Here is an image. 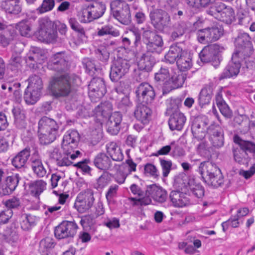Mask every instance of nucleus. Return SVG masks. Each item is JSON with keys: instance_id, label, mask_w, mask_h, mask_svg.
<instances>
[{"instance_id": "49530a36", "label": "nucleus", "mask_w": 255, "mask_h": 255, "mask_svg": "<svg viewBox=\"0 0 255 255\" xmlns=\"http://www.w3.org/2000/svg\"><path fill=\"white\" fill-rule=\"evenodd\" d=\"M182 3L180 0H165L163 7L168 13H171L173 17L176 16V12L178 7L182 6Z\"/></svg>"}, {"instance_id": "f03ea898", "label": "nucleus", "mask_w": 255, "mask_h": 255, "mask_svg": "<svg viewBox=\"0 0 255 255\" xmlns=\"http://www.w3.org/2000/svg\"><path fill=\"white\" fill-rule=\"evenodd\" d=\"M59 125L54 120L46 116L42 117L38 123L37 134L39 142L47 145L53 142L57 137Z\"/></svg>"}, {"instance_id": "bf43d9fd", "label": "nucleus", "mask_w": 255, "mask_h": 255, "mask_svg": "<svg viewBox=\"0 0 255 255\" xmlns=\"http://www.w3.org/2000/svg\"><path fill=\"white\" fill-rule=\"evenodd\" d=\"M128 4L124 0H113L110 2V9L113 16L117 14L118 12L124 8Z\"/></svg>"}, {"instance_id": "680f3d73", "label": "nucleus", "mask_w": 255, "mask_h": 255, "mask_svg": "<svg viewBox=\"0 0 255 255\" xmlns=\"http://www.w3.org/2000/svg\"><path fill=\"white\" fill-rule=\"evenodd\" d=\"M4 180L5 183L9 187L11 190L13 192L18 185L20 178L18 174H15L11 176H7Z\"/></svg>"}, {"instance_id": "aec40b11", "label": "nucleus", "mask_w": 255, "mask_h": 255, "mask_svg": "<svg viewBox=\"0 0 255 255\" xmlns=\"http://www.w3.org/2000/svg\"><path fill=\"white\" fill-rule=\"evenodd\" d=\"M122 115L120 112H114L109 118L106 123L107 131L111 135H117L121 129Z\"/></svg>"}, {"instance_id": "09e8293b", "label": "nucleus", "mask_w": 255, "mask_h": 255, "mask_svg": "<svg viewBox=\"0 0 255 255\" xmlns=\"http://www.w3.org/2000/svg\"><path fill=\"white\" fill-rule=\"evenodd\" d=\"M20 34L23 36L30 35L31 25L29 20L27 19L22 20L18 22L16 26Z\"/></svg>"}, {"instance_id": "7c9ffc66", "label": "nucleus", "mask_w": 255, "mask_h": 255, "mask_svg": "<svg viewBox=\"0 0 255 255\" xmlns=\"http://www.w3.org/2000/svg\"><path fill=\"white\" fill-rule=\"evenodd\" d=\"M30 155V149L26 147L19 151L11 160V163L16 168H24Z\"/></svg>"}, {"instance_id": "3c124183", "label": "nucleus", "mask_w": 255, "mask_h": 255, "mask_svg": "<svg viewBox=\"0 0 255 255\" xmlns=\"http://www.w3.org/2000/svg\"><path fill=\"white\" fill-rule=\"evenodd\" d=\"M91 163V160L89 158H85L76 163L73 164V166L80 169L84 174L91 175L92 168L89 164Z\"/></svg>"}, {"instance_id": "2eb2a0df", "label": "nucleus", "mask_w": 255, "mask_h": 255, "mask_svg": "<svg viewBox=\"0 0 255 255\" xmlns=\"http://www.w3.org/2000/svg\"><path fill=\"white\" fill-rule=\"evenodd\" d=\"M209 141L213 146L219 148L224 144V132L218 124H213L209 126Z\"/></svg>"}, {"instance_id": "72a5a7b5", "label": "nucleus", "mask_w": 255, "mask_h": 255, "mask_svg": "<svg viewBox=\"0 0 255 255\" xmlns=\"http://www.w3.org/2000/svg\"><path fill=\"white\" fill-rule=\"evenodd\" d=\"M107 154L113 160L122 161L124 159V154L121 147L115 142H108L106 145Z\"/></svg>"}, {"instance_id": "c9c22d12", "label": "nucleus", "mask_w": 255, "mask_h": 255, "mask_svg": "<svg viewBox=\"0 0 255 255\" xmlns=\"http://www.w3.org/2000/svg\"><path fill=\"white\" fill-rule=\"evenodd\" d=\"M234 141L235 143L238 144L241 149L245 153H255V144L254 142L249 140H244L238 135L234 136Z\"/></svg>"}, {"instance_id": "412c9836", "label": "nucleus", "mask_w": 255, "mask_h": 255, "mask_svg": "<svg viewBox=\"0 0 255 255\" xmlns=\"http://www.w3.org/2000/svg\"><path fill=\"white\" fill-rule=\"evenodd\" d=\"M89 90L97 98L103 97L107 92L105 81L103 78L97 77L93 78L88 86Z\"/></svg>"}, {"instance_id": "f8f14e48", "label": "nucleus", "mask_w": 255, "mask_h": 255, "mask_svg": "<svg viewBox=\"0 0 255 255\" xmlns=\"http://www.w3.org/2000/svg\"><path fill=\"white\" fill-rule=\"evenodd\" d=\"M209 120L205 116H198L194 118L191 126V131L194 138L200 141L204 139L208 133Z\"/></svg>"}, {"instance_id": "c85d7f7f", "label": "nucleus", "mask_w": 255, "mask_h": 255, "mask_svg": "<svg viewBox=\"0 0 255 255\" xmlns=\"http://www.w3.org/2000/svg\"><path fill=\"white\" fill-rule=\"evenodd\" d=\"M213 95V86L209 84L205 86L200 91L198 97L199 105L203 108L209 105Z\"/></svg>"}, {"instance_id": "ea45409f", "label": "nucleus", "mask_w": 255, "mask_h": 255, "mask_svg": "<svg viewBox=\"0 0 255 255\" xmlns=\"http://www.w3.org/2000/svg\"><path fill=\"white\" fill-rule=\"evenodd\" d=\"M88 7L94 19L101 17L105 13L106 9V4L102 2L95 1L90 4Z\"/></svg>"}, {"instance_id": "a878e982", "label": "nucleus", "mask_w": 255, "mask_h": 255, "mask_svg": "<svg viewBox=\"0 0 255 255\" xmlns=\"http://www.w3.org/2000/svg\"><path fill=\"white\" fill-rule=\"evenodd\" d=\"M64 152L56 163L59 166H68L71 164L73 165L74 163L72 160L75 159L80 155H81V153L79 150L75 152L74 150L69 149L64 150Z\"/></svg>"}, {"instance_id": "0e129e2a", "label": "nucleus", "mask_w": 255, "mask_h": 255, "mask_svg": "<svg viewBox=\"0 0 255 255\" xmlns=\"http://www.w3.org/2000/svg\"><path fill=\"white\" fill-rule=\"evenodd\" d=\"M190 190L192 194L198 198H202L204 195V187L200 184L190 185Z\"/></svg>"}, {"instance_id": "a18cd8bd", "label": "nucleus", "mask_w": 255, "mask_h": 255, "mask_svg": "<svg viewBox=\"0 0 255 255\" xmlns=\"http://www.w3.org/2000/svg\"><path fill=\"white\" fill-rule=\"evenodd\" d=\"M21 62L22 59L20 53L13 52L9 60V68L11 71L17 72L21 67Z\"/></svg>"}, {"instance_id": "4468645a", "label": "nucleus", "mask_w": 255, "mask_h": 255, "mask_svg": "<svg viewBox=\"0 0 255 255\" xmlns=\"http://www.w3.org/2000/svg\"><path fill=\"white\" fill-rule=\"evenodd\" d=\"M77 229L78 226L75 222L64 221L55 228V236L57 239L73 238L76 234Z\"/></svg>"}, {"instance_id": "f3484780", "label": "nucleus", "mask_w": 255, "mask_h": 255, "mask_svg": "<svg viewBox=\"0 0 255 255\" xmlns=\"http://www.w3.org/2000/svg\"><path fill=\"white\" fill-rule=\"evenodd\" d=\"M223 49V47L217 44L205 46L199 53V57L203 62H210L216 59H219L218 54Z\"/></svg>"}, {"instance_id": "bb28decb", "label": "nucleus", "mask_w": 255, "mask_h": 255, "mask_svg": "<svg viewBox=\"0 0 255 255\" xmlns=\"http://www.w3.org/2000/svg\"><path fill=\"white\" fill-rule=\"evenodd\" d=\"M186 74L181 71L175 73L171 77L169 83L166 85V94L172 90L181 87L186 79Z\"/></svg>"}, {"instance_id": "de8ad7c7", "label": "nucleus", "mask_w": 255, "mask_h": 255, "mask_svg": "<svg viewBox=\"0 0 255 255\" xmlns=\"http://www.w3.org/2000/svg\"><path fill=\"white\" fill-rule=\"evenodd\" d=\"M56 244V242L53 240H40L39 243V251L42 255H48Z\"/></svg>"}, {"instance_id": "473e14b6", "label": "nucleus", "mask_w": 255, "mask_h": 255, "mask_svg": "<svg viewBox=\"0 0 255 255\" xmlns=\"http://www.w3.org/2000/svg\"><path fill=\"white\" fill-rule=\"evenodd\" d=\"M93 163L97 168L104 171L110 170L112 167L110 158L104 152H100L95 157Z\"/></svg>"}, {"instance_id": "13d9d810", "label": "nucleus", "mask_w": 255, "mask_h": 255, "mask_svg": "<svg viewBox=\"0 0 255 255\" xmlns=\"http://www.w3.org/2000/svg\"><path fill=\"white\" fill-rule=\"evenodd\" d=\"M234 122L235 125L241 126L244 130L247 131L249 129L250 121L246 116L244 115L236 116L234 119Z\"/></svg>"}, {"instance_id": "338daca9", "label": "nucleus", "mask_w": 255, "mask_h": 255, "mask_svg": "<svg viewBox=\"0 0 255 255\" xmlns=\"http://www.w3.org/2000/svg\"><path fill=\"white\" fill-rule=\"evenodd\" d=\"M144 173L148 174L153 178H157L159 176V173L156 166L151 163H147L145 165Z\"/></svg>"}, {"instance_id": "c756f323", "label": "nucleus", "mask_w": 255, "mask_h": 255, "mask_svg": "<svg viewBox=\"0 0 255 255\" xmlns=\"http://www.w3.org/2000/svg\"><path fill=\"white\" fill-rule=\"evenodd\" d=\"M44 59V51L40 48H35L30 51L25 58V61L30 67L33 68L35 64H41Z\"/></svg>"}, {"instance_id": "052dcab7", "label": "nucleus", "mask_w": 255, "mask_h": 255, "mask_svg": "<svg viewBox=\"0 0 255 255\" xmlns=\"http://www.w3.org/2000/svg\"><path fill=\"white\" fill-rule=\"evenodd\" d=\"M28 80L29 84L27 87L41 91L43 84L41 78L39 76L36 75H32L29 78Z\"/></svg>"}, {"instance_id": "4be33fe9", "label": "nucleus", "mask_w": 255, "mask_h": 255, "mask_svg": "<svg viewBox=\"0 0 255 255\" xmlns=\"http://www.w3.org/2000/svg\"><path fill=\"white\" fill-rule=\"evenodd\" d=\"M80 140V135L78 131L74 129L68 130L64 134L62 140V147L63 150L70 149L73 150Z\"/></svg>"}, {"instance_id": "f257e3e1", "label": "nucleus", "mask_w": 255, "mask_h": 255, "mask_svg": "<svg viewBox=\"0 0 255 255\" xmlns=\"http://www.w3.org/2000/svg\"><path fill=\"white\" fill-rule=\"evenodd\" d=\"M48 67L61 73L51 77L48 87L50 94L56 98L69 96L79 78L74 74L66 72L70 64L64 54L59 52L54 54L49 62Z\"/></svg>"}, {"instance_id": "7ed1b4c3", "label": "nucleus", "mask_w": 255, "mask_h": 255, "mask_svg": "<svg viewBox=\"0 0 255 255\" xmlns=\"http://www.w3.org/2000/svg\"><path fill=\"white\" fill-rule=\"evenodd\" d=\"M152 198L155 201L159 203L165 202L167 198V193L161 187L155 184L146 186L145 196L142 198H130L134 206H146L152 203Z\"/></svg>"}, {"instance_id": "39448f33", "label": "nucleus", "mask_w": 255, "mask_h": 255, "mask_svg": "<svg viewBox=\"0 0 255 255\" xmlns=\"http://www.w3.org/2000/svg\"><path fill=\"white\" fill-rule=\"evenodd\" d=\"M142 38L147 52L159 54L163 51L164 42L157 31L151 28L145 29L142 33Z\"/></svg>"}, {"instance_id": "4c0bfd02", "label": "nucleus", "mask_w": 255, "mask_h": 255, "mask_svg": "<svg viewBox=\"0 0 255 255\" xmlns=\"http://www.w3.org/2000/svg\"><path fill=\"white\" fill-rule=\"evenodd\" d=\"M46 183L42 180H38L29 184V191L31 195L37 197L46 189Z\"/></svg>"}, {"instance_id": "9d476101", "label": "nucleus", "mask_w": 255, "mask_h": 255, "mask_svg": "<svg viewBox=\"0 0 255 255\" xmlns=\"http://www.w3.org/2000/svg\"><path fill=\"white\" fill-rule=\"evenodd\" d=\"M247 64V59H245L239 55L233 53L231 60L224 69L219 77L220 80L230 78L234 76L236 77L243 63Z\"/></svg>"}, {"instance_id": "864d4df0", "label": "nucleus", "mask_w": 255, "mask_h": 255, "mask_svg": "<svg viewBox=\"0 0 255 255\" xmlns=\"http://www.w3.org/2000/svg\"><path fill=\"white\" fill-rule=\"evenodd\" d=\"M54 5V0H43L41 5L36 9V11L37 14H41L52 10Z\"/></svg>"}, {"instance_id": "e433bc0d", "label": "nucleus", "mask_w": 255, "mask_h": 255, "mask_svg": "<svg viewBox=\"0 0 255 255\" xmlns=\"http://www.w3.org/2000/svg\"><path fill=\"white\" fill-rule=\"evenodd\" d=\"M41 91L27 87L24 93V100L28 105H33L39 100Z\"/></svg>"}, {"instance_id": "603ef678", "label": "nucleus", "mask_w": 255, "mask_h": 255, "mask_svg": "<svg viewBox=\"0 0 255 255\" xmlns=\"http://www.w3.org/2000/svg\"><path fill=\"white\" fill-rule=\"evenodd\" d=\"M120 31L115 28L113 26L106 25L103 26L101 29H98L97 35L102 36L105 35H111L114 37H117L120 35Z\"/></svg>"}, {"instance_id": "ddd939ff", "label": "nucleus", "mask_w": 255, "mask_h": 255, "mask_svg": "<svg viewBox=\"0 0 255 255\" xmlns=\"http://www.w3.org/2000/svg\"><path fill=\"white\" fill-rule=\"evenodd\" d=\"M94 200L92 190L87 189L78 195L74 204V207L79 213H85L92 207Z\"/></svg>"}, {"instance_id": "6ab92c4d", "label": "nucleus", "mask_w": 255, "mask_h": 255, "mask_svg": "<svg viewBox=\"0 0 255 255\" xmlns=\"http://www.w3.org/2000/svg\"><path fill=\"white\" fill-rule=\"evenodd\" d=\"M198 170L204 182L209 180L211 177L216 175L221 171L215 163L210 161L201 162L199 165Z\"/></svg>"}, {"instance_id": "b1692460", "label": "nucleus", "mask_w": 255, "mask_h": 255, "mask_svg": "<svg viewBox=\"0 0 255 255\" xmlns=\"http://www.w3.org/2000/svg\"><path fill=\"white\" fill-rule=\"evenodd\" d=\"M169 199L175 207H183L190 204L188 195L178 190L172 191L169 194Z\"/></svg>"}, {"instance_id": "1a4fd4ad", "label": "nucleus", "mask_w": 255, "mask_h": 255, "mask_svg": "<svg viewBox=\"0 0 255 255\" xmlns=\"http://www.w3.org/2000/svg\"><path fill=\"white\" fill-rule=\"evenodd\" d=\"M224 29L222 26L216 24L212 27L200 29L197 33V38L200 43H206L215 41L223 35Z\"/></svg>"}, {"instance_id": "5fc2aeb1", "label": "nucleus", "mask_w": 255, "mask_h": 255, "mask_svg": "<svg viewBox=\"0 0 255 255\" xmlns=\"http://www.w3.org/2000/svg\"><path fill=\"white\" fill-rule=\"evenodd\" d=\"M224 182V177L221 171L218 172L216 175L211 177L209 180H207L205 183L209 186L217 188L223 184Z\"/></svg>"}, {"instance_id": "423d86ee", "label": "nucleus", "mask_w": 255, "mask_h": 255, "mask_svg": "<svg viewBox=\"0 0 255 255\" xmlns=\"http://www.w3.org/2000/svg\"><path fill=\"white\" fill-rule=\"evenodd\" d=\"M236 50L234 53L247 59L250 57L253 52V45L251 37L246 32L239 33L235 40Z\"/></svg>"}, {"instance_id": "6e6552de", "label": "nucleus", "mask_w": 255, "mask_h": 255, "mask_svg": "<svg viewBox=\"0 0 255 255\" xmlns=\"http://www.w3.org/2000/svg\"><path fill=\"white\" fill-rule=\"evenodd\" d=\"M135 93L138 103L147 105H150L156 97L154 88L147 82L139 84L135 88Z\"/></svg>"}, {"instance_id": "a211bd4d", "label": "nucleus", "mask_w": 255, "mask_h": 255, "mask_svg": "<svg viewBox=\"0 0 255 255\" xmlns=\"http://www.w3.org/2000/svg\"><path fill=\"white\" fill-rule=\"evenodd\" d=\"M149 106L145 104L138 103L134 111V115L136 119L143 125L148 124L151 120L152 111Z\"/></svg>"}, {"instance_id": "e2e57ef3", "label": "nucleus", "mask_w": 255, "mask_h": 255, "mask_svg": "<svg viewBox=\"0 0 255 255\" xmlns=\"http://www.w3.org/2000/svg\"><path fill=\"white\" fill-rule=\"evenodd\" d=\"M132 106V103L128 96H125L118 103V107L123 113H127Z\"/></svg>"}, {"instance_id": "393cba45", "label": "nucleus", "mask_w": 255, "mask_h": 255, "mask_svg": "<svg viewBox=\"0 0 255 255\" xmlns=\"http://www.w3.org/2000/svg\"><path fill=\"white\" fill-rule=\"evenodd\" d=\"M181 45V43H176L170 46L168 52L164 56L167 62L174 63L186 51L183 49Z\"/></svg>"}, {"instance_id": "69168bd1", "label": "nucleus", "mask_w": 255, "mask_h": 255, "mask_svg": "<svg viewBox=\"0 0 255 255\" xmlns=\"http://www.w3.org/2000/svg\"><path fill=\"white\" fill-rule=\"evenodd\" d=\"M97 58L100 60L106 62L108 60L110 56V53L107 49L104 47H101L95 51Z\"/></svg>"}, {"instance_id": "6e6d98bb", "label": "nucleus", "mask_w": 255, "mask_h": 255, "mask_svg": "<svg viewBox=\"0 0 255 255\" xmlns=\"http://www.w3.org/2000/svg\"><path fill=\"white\" fill-rule=\"evenodd\" d=\"M187 26L185 22L181 21L174 26V30L171 33V37L173 40L182 36L185 32Z\"/></svg>"}, {"instance_id": "a19ab883", "label": "nucleus", "mask_w": 255, "mask_h": 255, "mask_svg": "<svg viewBox=\"0 0 255 255\" xmlns=\"http://www.w3.org/2000/svg\"><path fill=\"white\" fill-rule=\"evenodd\" d=\"M113 16L123 24H129L131 21V17L128 4Z\"/></svg>"}, {"instance_id": "4d7b16f0", "label": "nucleus", "mask_w": 255, "mask_h": 255, "mask_svg": "<svg viewBox=\"0 0 255 255\" xmlns=\"http://www.w3.org/2000/svg\"><path fill=\"white\" fill-rule=\"evenodd\" d=\"M82 64L86 71L91 75L95 74V71H98L100 69L97 67L95 62L90 58H84L82 60Z\"/></svg>"}, {"instance_id": "20e7f679", "label": "nucleus", "mask_w": 255, "mask_h": 255, "mask_svg": "<svg viewBox=\"0 0 255 255\" xmlns=\"http://www.w3.org/2000/svg\"><path fill=\"white\" fill-rule=\"evenodd\" d=\"M35 34L39 41L46 43L55 42L57 38L54 23L48 17L39 19V27Z\"/></svg>"}, {"instance_id": "58836bf2", "label": "nucleus", "mask_w": 255, "mask_h": 255, "mask_svg": "<svg viewBox=\"0 0 255 255\" xmlns=\"http://www.w3.org/2000/svg\"><path fill=\"white\" fill-rule=\"evenodd\" d=\"M36 217L31 214H23L20 218V224L22 230L28 231L36 225Z\"/></svg>"}, {"instance_id": "2f4dec72", "label": "nucleus", "mask_w": 255, "mask_h": 255, "mask_svg": "<svg viewBox=\"0 0 255 255\" xmlns=\"http://www.w3.org/2000/svg\"><path fill=\"white\" fill-rule=\"evenodd\" d=\"M156 63L154 56L148 54H143L138 62V68L140 71L148 73L152 71Z\"/></svg>"}, {"instance_id": "9b49d317", "label": "nucleus", "mask_w": 255, "mask_h": 255, "mask_svg": "<svg viewBox=\"0 0 255 255\" xmlns=\"http://www.w3.org/2000/svg\"><path fill=\"white\" fill-rule=\"evenodd\" d=\"M130 67L128 61L123 58L115 60L111 66L110 78L112 82H118L128 73Z\"/></svg>"}, {"instance_id": "774afa93", "label": "nucleus", "mask_w": 255, "mask_h": 255, "mask_svg": "<svg viewBox=\"0 0 255 255\" xmlns=\"http://www.w3.org/2000/svg\"><path fill=\"white\" fill-rule=\"evenodd\" d=\"M94 20L88 7L81 11L80 20L82 23H89Z\"/></svg>"}, {"instance_id": "c03bdc74", "label": "nucleus", "mask_w": 255, "mask_h": 255, "mask_svg": "<svg viewBox=\"0 0 255 255\" xmlns=\"http://www.w3.org/2000/svg\"><path fill=\"white\" fill-rule=\"evenodd\" d=\"M226 7V4L223 2H216L212 5L208 9L207 13L213 16L215 18L219 19L220 16H222L224 11V8Z\"/></svg>"}, {"instance_id": "f704fd0d", "label": "nucleus", "mask_w": 255, "mask_h": 255, "mask_svg": "<svg viewBox=\"0 0 255 255\" xmlns=\"http://www.w3.org/2000/svg\"><path fill=\"white\" fill-rule=\"evenodd\" d=\"M0 7L6 12L13 14L19 13L22 9L20 0H3Z\"/></svg>"}, {"instance_id": "8fccbe9b", "label": "nucleus", "mask_w": 255, "mask_h": 255, "mask_svg": "<svg viewBox=\"0 0 255 255\" xmlns=\"http://www.w3.org/2000/svg\"><path fill=\"white\" fill-rule=\"evenodd\" d=\"M224 9L222 16H220L218 20L230 24L235 19L234 10L231 6L226 5Z\"/></svg>"}, {"instance_id": "cd10ccee", "label": "nucleus", "mask_w": 255, "mask_h": 255, "mask_svg": "<svg viewBox=\"0 0 255 255\" xmlns=\"http://www.w3.org/2000/svg\"><path fill=\"white\" fill-rule=\"evenodd\" d=\"M170 77L169 70L166 67H161L158 72L155 74V82L158 85L162 87L163 94H166V87L169 82Z\"/></svg>"}, {"instance_id": "0eeeda50", "label": "nucleus", "mask_w": 255, "mask_h": 255, "mask_svg": "<svg viewBox=\"0 0 255 255\" xmlns=\"http://www.w3.org/2000/svg\"><path fill=\"white\" fill-rule=\"evenodd\" d=\"M150 22L156 31L162 32L171 22L169 13L165 10L155 9L150 12Z\"/></svg>"}, {"instance_id": "dca6fc26", "label": "nucleus", "mask_w": 255, "mask_h": 255, "mask_svg": "<svg viewBox=\"0 0 255 255\" xmlns=\"http://www.w3.org/2000/svg\"><path fill=\"white\" fill-rule=\"evenodd\" d=\"M175 110L168 108V112H172L168 121L169 128L171 130H180L183 128L186 118L184 115L178 109L176 105H174Z\"/></svg>"}, {"instance_id": "79ce46f5", "label": "nucleus", "mask_w": 255, "mask_h": 255, "mask_svg": "<svg viewBox=\"0 0 255 255\" xmlns=\"http://www.w3.org/2000/svg\"><path fill=\"white\" fill-rule=\"evenodd\" d=\"M113 110L112 104L108 102L101 103L95 108V112L98 116H101L103 118H107L112 115Z\"/></svg>"}, {"instance_id": "37998d69", "label": "nucleus", "mask_w": 255, "mask_h": 255, "mask_svg": "<svg viewBox=\"0 0 255 255\" xmlns=\"http://www.w3.org/2000/svg\"><path fill=\"white\" fill-rule=\"evenodd\" d=\"M177 66L180 71H186L192 66V60L190 55L186 51L181 57L176 61Z\"/></svg>"}, {"instance_id": "5701e85b", "label": "nucleus", "mask_w": 255, "mask_h": 255, "mask_svg": "<svg viewBox=\"0 0 255 255\" xmlns=\"http://www.w3.org/2000/svg\"><path fill=\"white\" fill-rule=\"evenodd\" d=\"M30 162L32 170L36 177L42 178L46 175L47 170L43 165L37 151H35L32 155Z\"/></svg>"}]
</instances>
